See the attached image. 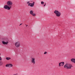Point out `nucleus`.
Masks as SVG:
<instances>
[{
  "instance_id": "a211bd4d",
  "label": "nucleus",
  "mask_w": 75,
  "mask_h": 75,
  "mask_svg": "<svg viewBox=\"0 0 75 75\" xmlns=\"http://www.w3.org/2000/svg\"><path fill=\"white\" fill-rule=\"evenodd\" d=\"M23 24V23H21L20 24L19 26H20V25H21Z\"/></svg>"
},
{
  "instance_id": "7ed1b4c3",
  "label": "nucleus",
  "mask_w": 75,
  "mask_h": 75,
  "mask_svg": "<svg viewBox=\"0 0 75 75\" xmlns=\"http://www.w3.org/2000/svg\"><path fill=\"white\" fill-rule=\"evenodd\" d=\"M54 13L56 15L57 17H60L61 16V13L58 11L55 10L54 11Z\"/></svg>"
},
{
  "instance_id": "423d86ee",
  "label": "nucleus",
  "mask_w": 75,
  "mask_h": 75,
  "mask_svg": "<svg viewBox=\"0 0 75 75\" xmlns=\"http://www.w3.org/2000/svg\"><path fill=\"white\" fill-rule=\"evenodd\" d=\"M30 14L31 15H32L33 17H35L36 16V14L34 13H33V11L30 10L29 12Z\"/></svg>"
},
{
  "instance_id": "4468645a",
  "label": "nucleus",
  "mask_w": 75,
  "mask_h": 75,
  "mask_svg": "<svg viewBox=\"0 0 75 75\" xmlns=\"http://www.w3.org/2000/svg\"><path fill=\"white\" fill-rule=\"evenodd\" d=\"M44 2L42 1H41V4H44Z\"/></svg>"
},
{
  "instance_id": "9b49d317",
  "label": "nucleus",
  "mask_w": 75,
  "mask_h": 75,
  "mask_svg": "<svg viewBox=\"0 0 75 75\" xmlns=\"http://www.w3.org/2000/svg\"><path fill=\"white\" fill-rule=\"evenodd\" d=\"M71 62H73L75 63V59H71Z\"/></svg>"
},
{
  "instance_id": "6e6552de",
  "label": "nucleus",
  "mask_w": 75,
  "mask_h": 75,
  "mask_svg": "<svg viewBox=\"0 0 75 75\" xmlns=\"http://www.w3.org/2000/svg\"><path fill=\"white\" fill-rule=\"evenodd\" d=\"M6 67H8V68H11L13 67V64H7L6 65Z\"/></svg>"
},
{
  "instance_id": "1a4fd4ad",
  "label": "nucleus",
  "mask_w": 75,
  "mask_h": 75,
  "mask_svg": "<svg viewBox=\"0 0 75 75\" xmlns=\"http://www.w3.org/2000/svg\"><path fill=\"white\" fill-rule=\"evenodd\" d=\"M34 3H35L34 2H33V3H30V4H29L28 6H30V7H33L34 5Z\"/></svg>"
},
{
  "instance_id": "f3484780",
  "label": "nucleus",
  "mask_w": 75,
  "mask_h": 75,
  "mask_svg": "<svg viewBox=\"0 0 75 75\" xmlns=\"http://www.w3.org/2000/svg\"><path fill=\"white\" fill-rule=\"evenodd\" d=\"M47 54V52H45L44 53V54Z\"/></svg>"
},
{
  "instance_id": "f03ea898",
  "label": "nucleus",
  "mask_w": 75,
  "mask_h": 75,
  "mask_svg": "<svg viewBox=\"0 0 75 75\" xmlns=\"http://www.w3.org/2000/svg\"><path fill=\"white\" fill-rule=\"evenodd\" d=\"M72 67V66L71 64L68 63H67L64 66V68H66V69H71Z\"/></svg>"
},
{
  "instance_id": "412c9836",
  "label": "nucleus",
  "mask_w": 75,
  "mask_h": 75,
  "mask_svg": "<svg viewBox=\"0 0 75 75\" xmlns=\"http://www.w3.org/2000/svg\"><path fill=\"white\" fill-rule=\"evenodd\" d=\"M1 55V54L0 53V56Z\"/></svg>"
},
{
  "instance_id": "f8f14e48",
  "label": "nucleus",
  "mask_w": 75,
  "mask_h": 75,
  "mask_svg": "<svg viewBox=\"0 0 75 75\" xmlns=\"http://www.w3.org/2000/svg\"><path fill=\"white\" fill-rule=\"evenodd\" d=\"M11 59V58L10 57H6V60H9V59Z\"/></svg>"
},
{
  "instance_id": "dca6fc26",
  "label": "nucleus",
  "mask_w": 75,
  "mask_h": 75,
  "mask_svg": "<svg viewBox=\"0 0 75 75\" xmlns=\"http://www.w3.org/2000/svg\"><path fill=\"white\" fill-rule=\"evenodd\" d=\"M27 4H30V1H28L27 2Z\"/></svg>"
},
{
  "instance_id": "0eeeda50",
  "label": "nucleus",
  "mask_w": 75,
  "mask_h": 75,
  "mask_svg": "<svg viewBox=\"0 0 75 75\" xmlns=\"http://www.w3.org/2000/svg\"><path fill=\"white\" fill-rule=\"evenodd\" d=\"M64 62H61L59 63V67H61V66H64Z\"/></svg>"
},
{
  "instance_id": "aec40b11",
  "label": "nucleus",
  "mask_w": 75,
  "mask_h": 75,
  "mask_svg": "<svg viewBox=\"0 0 75 75\" xmlns=\"http://www.w3.org/2000/svg\"><path fill=\"white\" fill-rule=\"evenodd\" d=\"M28 25H27L26 27H27V26Z\"/></svg>"
},
{
  "instance_id": "6ab92c4d",
  "label": "nucleus",
  "mask_w": 75,
  "mask_h": 75,
  "mask_svg": "<svg viewBox=\"0 0 75 75\" xmlns=\"http://www.w3.org/2000/svg\"><path fill=\"white\" fill-rule=\"evenodd\" d=\"M46 4L45 3V5H44V6L45 7V6Z\"/></svg>"
},
{
  "instance_id": "20e7f679",
  "label": "nucleus",
  "mask_w": 75,
  "mask_h": 75,
  "mask_svg": "<svg viewBox=\"0 0 75 75\" xmlns=\"http://www.w3.org/2000/svg\"><path fill=\"white\" fill-rule=\"evenodd\" d=\"M15 45L16 48H19L20 46V43L19 41H17L15 43Z\"/></svg>"
},
{
  "instance_id": "9d476101",
  "label": "nucleus",
  "mask_w": 75,
  "mask_h": 75,
  "mask_svg": "<svg viewBox=\"0 0 75 75\" xmlns=\"http://www.w3.org/2000/svg\"><path fill=\"white\" fill-rule=\"evenodd\" d=\"M2 44H4V45H7V44L8 43V41H7L6 42L4 41H2Z\"/></svg>"
},
{
  "instance_id": "39448f33",
  "label": "nucleus",
  "mask_w": 75,
  "mask_h": 75,
  "mask_svg": "<svg viewBox=\"0 0 75 75\" xmlns=\"http://www.w3.org/2000/svg\"><path fill=\"white\" fill-rule=\"evenodd\" d=\"M35 59L34 57H32L31 59V62L33 65H35Z\"/></svg>"
},
{
  "instance_id": "f257e3e1",
  "label": "nucleus",
  "mask_w": 75,
  "mask_h": 75,
  "mask_svg": "<svg viewBox=\"0 0 75 75\" xmlns=\"http://www.w3.org/2000/svg\"><path fill=\"white\" fill-rule=\"evenodd\" d=\"M7 5H5L4 6V8L6 10H10L11 8L12 7L13 5V2L11 1H7Z\"/></svg>"
},
{
  "instance_id": "ddd939ff",
  "label": "nucleus",
  "mask_w": 75,
  "mask_h": 75,
  "mask_svg": "<svg viewBox=\"0 0 75 75\" xmlns=\"http://www.w3.org/2000/svg\"><path fill=\"white\" fill-rule=\"evenodd\" d=\"M3 65V62L1 61L0 62V66H1Z\"/></svg>"
},
{
  "instance_id": "2eb2a0df",
  "label": "nucleus",
  "mask_w": 75,
  "mask_h": 75,
  "mask_svg": "<svg viewBox=\"0 0 75 75\" xmlns=\"http://www.w3.org/2000/svg\"><path fill=\"white\" fill-rule=\"evenodd\" d=\"M2 60V58H1V57L0 56V61H1Z\"/></svg>"
}]
</instances>
